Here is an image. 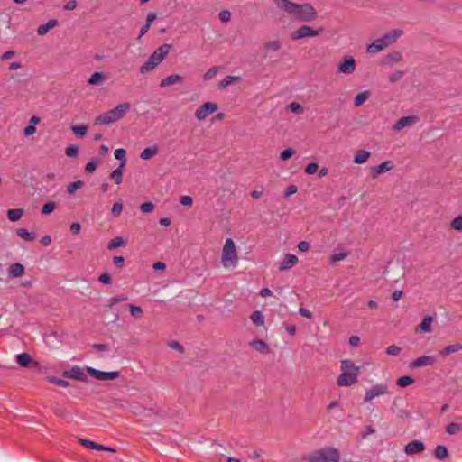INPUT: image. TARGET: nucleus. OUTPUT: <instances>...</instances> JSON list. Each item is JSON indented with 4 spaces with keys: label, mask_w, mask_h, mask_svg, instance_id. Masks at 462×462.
<instances>
[{
    "label": "nucleus",
    "mask_w": 462,
    "mask_h": 462,
    "mask_svg": "<svg viewBox=\"0 0 462 462\" xmlns=\"http://www.w3.org/2000/svg\"><path fill=\"white\" fill-rule=\"evenodd\" d=\"M294 150L292 148H287L283 152H282L280 155V159L282 161H286L291 158L294 154Z\"/></svg>",
    "instance_id": "4d7b16f0"
},
{
    "label": "nucleus",
    "mask_w": 462,
    "mask_h": 462,
    "mask_svg": "<svg viewBox=\"0 0 462 462\" xmlns=\"http://www.w3.org/2000/svg\"><path fill=\"white\" fill-rule=\"evenodd\" d=\"M71 130L78 137L82 138L87 134L88 126L84 125H73L71 127Z\"/></svg>",
    "instance_id": "e433bc0d"
},
{
    "label": "nucleus",
    "mask_w": 462,
    "mask_h": 462,
    "mask_svg": "<svg viewBox=\"0 0 462 462\" xmlns=\"http://www.w3.org/2000/svg\"><path fill=\"white\" fill-rule=\"evenodd\" d=\"M16 234L20 238H22L24 241H28V242L33 241L37 237V236L34 232H30L25 228H18L16 230Z\"/></svg>",
    "instance_id": "a878e982"
},
{
    "label": "nucleus",
    "mask_w": 462,
    "mask_h": 462,
    "mask_svg": "<svg viewBox=\"0 0 462 462\" xmlns=\"http://www.w3.org/2000/svg\"><path fill=\"white\" fill-rule=\"evenodd\" d=\"M450 228L456 231H462V215L457 216L450 222Z\"/></svg>",
    "instance_id": "79ce46f5"
},
{
    "label": "nucleus",
    "mask_w": 462,
    "mask_h": 462,
    "mask_svg": "<svg viewBox=\"0 0 462 462\" xmlns=\"http://www.w3.org/2000/svg\"><path fill=\"white\" fill-rule=\"evenodd\" d=\"M83 186L84 182L81 180L73 181L67 186V192L69 194H73L77 189H81Z\"/></svg>",
    "instance_id": "a19ab883"
},
{
    "label": "nucleus",
    "mask_w": 462,
    "mask_h": 462,
    "mask_svg": "<svg viewBox=\"0 0 462 462\" xmlns=\"http://www.w3.org/2000/svg\"><path fill=\"white\" fill-rule=\"evenodd\" d=\"M50 382L60 386V387H68L69 385V382L58 377H51Z\"/></svg>",
    "instance_id": "864d4df0"
},
{
    "label": "nucleus",
    "mask_w": 462,
    "mask_h": 462,
    "mask_svg": "<svg viewBox=\"0 0 462 462\" xmlns=\"http://www.w3.org/2000/svg\"><path fill=\"white\" fill-rule=\"evenodd\" d=\"M264 48L268 50L278 51L281 48L279 41H270L264 43Z\"/></svg>",
    "instance_id": "8fccbe9b"
},
{
    "label": "nucleus",
    "mask_w": 462,
    "mask_h": 462,
    "mask_svg": "<svg viewBox=\"0 0 462 462\" xmlns=\"http://www.w3.org/2000/svg\"><path fill=\"white\" fill-rule=\"evenodd\" d=\"M249 345L261 354H268L270 352L269 346L262 339H254Z\"/></svg>",
    "instance_id": "4be33fe9"
},
{
    "label": "nucleus",
    "mask_w": 462,
    "mask_h": 462,
    "mask_svg": "<svg viewBox=\"0 0 462 462\" xmlns=\"http://www.w3.org/2000/svg\"><path fill=\"white\" fill-rule=\"evenodd\" d=\"M123 168H124V162L120 164V166L112 171L110 174V177L115 180L116 184H120L122 182L123 179Z\"/></svg>",
    "instance_id": "f704fd0d"
},
{
    "label": "nucleus",
    "mask_w": 462,
    "mask_h": 462,
    "mask_svg": "<svg viewBox=\"0 0 462 462\" xmlns=\"http://www.w3.org/2000/svg\"><path fill=\"white\" fill-rule=\"evenodd\" d=\"M105 79V75L101 72H94L90 78L88 79V82L90 85H97L100 83Z\"/></svg>",
    "instance_id": "4c0bfd02"
},
{
    "label": "nucleus",
    "mask_w": 462,
    "mask_h": 462,
    "mask_svg": "<svg viewBox=\"0 0 462 462\" xmlns=\"http://www.w3.org/2000/svg\"><path fill=\"white\" fill-rule=\"evenodd\" d=\"M125 154H126V152L123 148H118L115 151L116 159L123 161L124 163L125 162Z\"/></svg>",
    "instance_id": "bf43d9fd"
},
{
    "label": "nucleus",
    "mask_w": 462,
    "mask_h": 462,
    "mask_svg": "<svg viewBox=\"0 0 462 462\" xmlns=\"http://www.w3.org/2000/svg\"><path fill=\"white\" fill-rule=\"evenodd\" d=\"M356 61L352 56H346L342 61L339 62L337 71L342 74H351L356 69Z\"/></svg>",
    "instance_id": "9b49d317"
},
{
    "label": "nucleus",
    "mask_w": 462,
    "mask_h": 462,
    "mask_svg": "<svg viewBox=\"0 0 462 462\" xmlns=\"http://www.w3.org/2000/svg\"><path fill=\"white\" fill-rule=\"evenodd\" d=\"M123 209V204L121 202H116L111 209V214L115 217L119 216Z\"/></svg>",
    "instance_id": "5fc2aeb1"
},
{
    "label": "nucleus",
    "mask_w": 462,
    "mask_h": 462,
    "mask_svg": "<svg viewBox=\"0 0 462 462\" xmlns=\"http://www.w3.org/2000/svg\"><path fill=\"white\" fill-rule=\"evenodd\" d=\"M436 363V358L433 356H420L410 363L411 368H418L423 366L433 365Z\"/></svg>",
    "instance_id": "4468645a"
},
{
    "label": "nucleus",
    "mask_w": 462,
    "mask_h": 462,
    "mask_svg": "<svg viewBox=\"0 0 462 462\" xmlns=\"http://www.w3.org/2000/svg\"><path fill=\"white\" fill-rule=\"evenodd\" d=\"M340 368L341 372L343 373H354L357 376L360 374V367L356 366L355 363L350 359L341 360Z\"/></svg>",
    "instance_id": "a211bd4d"
},
{
    "label": "nucleus",
    "mask_w": 462,
    "mask_h": 462,
    "mask_svg": "<svg viewBox=\"0 0 462 462\" xmlns=\"http://www.w3.org/2000/svg\"><path fill=\"white\" fill-rule=\"evenodd\" d=\"M65 154L68 157H76L79 154V147L77 144H71L68 146L65 150Z\"/></svg>",
    "instance_id": "a18cd8bd"
},
{
    "label": "nucleus",
    "mask_w": 462,
    "mask_h": 462,
    "mask_svg": "<svg viewBox=\"0 0 462 462\" xmlns=\"http://www.w3.org/2000/svg\"><path fill=\"white\" fill-rule=\"evenodd\" d=\"M250 319L252 320V322L256 325V326H263L264 325V318H263V315L262 314L261 311L259 310H255L254 311L251 316H250Z\"/></svg>",
    "instance_id": "473e14b6"
},
{
    "label": "nucleus",
    "mask_w": 462,
    "mask_h": 462,
    "mask_svg": "<svg viewBox=\"0 0 462 462\" xmlns=\"http://www.w3.org/2000/svg\"><path fill=\"white\" fill-rule=\"evenodd\" d=\"M388 393H389V389H388L387 384H385V383L374 384L365 391V393L364 396V402H371L374 398L386 395Z\"/></svg>",
    "instance_id": "0eeeda50"
},
{
    "label": "nucleus",
    "mask_w": 462,
    "mask_h": 462,
    "mask_svg": "<svg viewBox=\"0 0 462 462\" xmlns=\"http://www.w3.org/2000/svg\"><path fill=\"white\" fill-rule=\"evenodd\" d=\"M413 383H414V379L409 375L401 376L396 381V384L401 388L407 387V386L412 384Z\"/></svg>",
    "instance_id": "72a5a7b5"
},
{
    "label": "nucleus",
    "mask_w": 462,
    "mask_h": 462,
    "mask_svg": "<svg viewBox=\"0 0 462 462\" xmlns=\"http://www.w3.org/2000/svg\"><path fill=\"white\" fill-rule=\"evenodd\" d=\"M158 152L157 146H151L145 148L140 154V158L143 160H149Z\"/></svg>",
    "instance_id": "2f4dec72"
},
{
    "label": "nucleus",
    "mask_w": 462,
    "mask_h": 462,
    "mask_svg": "<svg viewBox=\"0 0 462 462\" xmlns=\"http://www.w3.org/2000/svg\"><path fill=\"white\" fill-rule=\"evenodd\" d=\"M403 32L400 29H395L386 34H384L383 37L375 40L371 44L367 46V51L370 53H375L383 51V49L387 48L395 41L402 36Z\"/></svg>",
    "instance_id": "423d86ee"
},
{
    "label": "nucleus",
    "mask_w": 462,
    "mask_h": 462,
    "mask_svg": "<svg viewBox=\"0 0 462 462\" xmlns=\"http://www.w3.org/2000/svg\"><path fill=\"white\" fill-rule=\"evenodd\" d=\"M56 208V203L55 202H48V203H45L42 208V213L43 215H49L51 214Z\"/></svg>",
    "instance_id": "49530a36"
},
{
    "label": "nucleus",
    "mask_w": 462,
    "mask_h": 462,
    "mask_svg": "<svg viewBox=\"0 0 462 462\" xmlns=\"http://www.w3.org/2000/svg\"><path fill=\"white\" fill-rule=\"evenodd\" d=\"M370 152L366 150H358L354 156V162L356 164L365 163L370 157Z\"/></svg>",
    "instance_id": "bb28decb"
},
{
    "label": "nucleus",
    "mask_w": 462,
    "mask_h": 462,
    "mask_svg": "<svg viewBox=\"0 0 462 462\" xmlns=\"http://www.w3.org/2000/svg\"><path fill=\"white\" fill-rule=\"evenodd\" d=\"M348 255V253L347 252H345V251H341V252H338V253H336V254H333L331 256H330V263H335L337 262H339V261H342V260H345Z\"/></svg>",
    "instance_id": "c03bdc74"
},
{
    "label": "nucleus",
    "mask_w": 462,
    "mask_h": 462,
    "mask_svg": "<svg viewBox=\"0 0 462 462\" xmlns=\"http://www.w3.org/2000/svg\"><path fill=\"white\" fill-rule=\"evenodd\" d=\"M402 76H403L402 71H395L389 77V79L391 82L394 83V82L398 81L399 79H401L402 78Z\"/></svg>",
    "instance_id": "69168bd1"
},
{
    "label": "nucleus",
    "mask_w": 462,
    "mask_h": 462,
    "mask_svg": "<svg viewBox=\"0 0 462 462\" xmlns=\"http://www.w3.org/2000/svg\"><path fill=\"white\" fill-rule=\"evenodd\" d=\"M123 245H125L124 238L121 236H116V237L113 238L112 240H110L107 247H108V249H114V248H117V247H120Z\"/></svg>",
    "instance_id": "ea45409f"
},
{
    "label": "nucleus",
    "mask_w": 462,
    "mask_h": 462,
    "mask_svg": "<svg viewBox=\"0 0 462 462\" xmlns=\"http://www.w3.org/2000/svg\"><path fill=\"white\" fill-rule=\"evenodd\" d=\"M323 31L324 29L322 27L315 30L309 25H302L291 32V39L296 41L303 38L315 37L321 33Z\"/></svg>",
    "instance_id": "6e6552de"
},
{
    "label": "nucleus",
    "mask_w": 462,
    "mask_h": 462,
    "mask_svg": "<svg viewBox=\"0 0 462 462\" xmlns=\"http://www.w3.org/2000/svg\"><path fill=\"white\" fill-rule=\"evenodd\" d=\"M298 263V257L295 254H287L284 255L280 266V271H286L292 268Z\"/></svg>",
    "instance_id": "f3484780"
},
{
    "label": "nucleus",
    "mask_w": 462,
    "mask_h": 462,
    "mask_svg": "<svg viewBox=\"0 0 462 462\" xmlns=\"http://www.w3.org/2000/svg\"><path fill=\"white\" fill-rule=\"evenodd\" d=\"M170 44H162L157 48L149 57L146 62L140 67V72L146 74L153 70L168 55L171 50Z\"/></svg>",
    "instance_id": "20e7f679"
},
{
    "label": "nucleus",
    "mask_w": 462,
    "mask_h": 462,
    "mask_svg": "<svg viewBox=\"0 0 462 462\" xmlns=\"http://www.w3.org/2000/svg\"><path fill=\"white\" fill-rule=\"evenodd\" d=\"M417 121L418 117L416 116H403L396 121L393 126V129L395 131H400L407 126H410L411 125L417 123Z\"/></svg>",
    "instance_id": "2eb2a0df"
},
{
    "label": "nucleus",
    "mask_w": 462,
    "mask_h": 462,
    "mask_svg": "<svg viewBox=\"0 0 462 462\" xmlns=\"http://www.w3.org/2000/svg\"><path fill=\"white\" fill-rule=\"evenodd\" d=\"M401 351L402 348L400 346L392 345L386 348L385 353L389 356H398L400 355Z\"/></svg>",
    "instance_id": "09e8293b"
},
{
    "label": "nucleus",
    "mask_w": 462,
    "mask_h": 462,
    "mask_svg": "<svg viewBox=\"0 0 462 462\" xmlns=\"http://www.w3.org/2000/svg\"><path fill=\"white\" fill-rule=\"evenodd\" d=\"M219 19L223 23H227L231 19V13L227 10L221 11L219 13Z\"/></svg>",
    "instance_id": "680f3d73"
},
{
    "label": "nucleus",
    "mask_w": 462,
    "mask_h": 462,
    "mask_svg": "<svg viewBox=\"0 0 462 462\" xmlns=\"http://www.w3.org/2000/svg\"><path fill=\"white\" fill-rule=\"evenodd\" d=\"M358 381V376L356 374L350 373H343L339 374L337 378V384L339 386H352L356 384Z\"/></svg>",
    "instance_id": "ddd939ff"
},
{
    "label": "nucleus",
    "mask_w": 462,
    "mask_h": 462,
    "mask_svg": "<svg viewBox=\"0 0 462 462\" xmlns=\"http://www.w3.org/2000/svg\"><path fill=\"white\" fill-rule=\"evenodd\" d=\"M446 431L449 435H455V434L459 433V432L462 431V425L459 424V423H457V422L448 423L446 426Z\"/></svg>",
    "instance_id": "c9c22d12"
},
{
    "label": "nucleus",
    "mask_w": 462,
    "mask_h": 462,
    "mask_svg": "<svg viewBox=\"0 0 462 462\" xmlns=\"http://www.w3.org/2000/svg\"><path fill=\"white\" fill-rule=\"evenodd\" d=\"M128 309L133 317H138L143 313V310L139 306L129 304Z\"/></svg>",
    "instance_id": "603ef678"
},
{
    "label": "nucleus",
    "mask_w": 462,
    "mask_h": 462,
    "mask_svg": "<svg viewBox=\"0 0 462 462\" xmlns=\"http://www.w3.org/2000/svg\"><path fill=\"white\" fill-rule=\"evenodd\" d=\"M276 6L300 22H311L317 17V11L308 3L296 4L290 0H273Z\"/></svg>",
    "instance_id": "f257e3e1"
},
{
    "label": "nucleus",
    "mask_w": 462,
    "mask_h": 462,
    "mask_svg": "<svg viewBox=\"0 0 462 462\" xmlns=\"http://www.w3.org/2000/svg\"><path fill=\"white\" fill-rule=\"evenodd\" d=\"M8 274L12 278L22 277L24 274L23 265L19 263L11 264L8 268Z\"/></svg>",
    "instance_id": "412c9836"
},
{
    "label": "nucleus",
    "mask_w": 462,
    "mask_h": 462,
    "mask_svg": "<svg viewBox=\"0 0 462 462\" xmlns=\"http://www.w3.org/2000/svg\"><path fill=\"white\" fill-rule=\"evenodd\" d=\"M23 215V208H12L7 210V217L10 221L15 222L21 219Z\"/></svg>",
    "instance_id": "c85d7f7f"
},
{
    "label": "nucleus",
    "mask_w": 462,
    "mask_h": 462,
    "mask_svg": "<svg viewBox=\"0 0 462 462\" xmlns=\"http://www.w3.org/2000/svg\"><path fill=\"white\" fill-rule=\"evenodd\" d=\"M87 371L90 375L99 381L114 380L119 377L120 374L117 371L103 372L92 367H87Z\"/></svg>",
    "instance_id": "9d476101"
},
{
    "label": "nucleus",
    "mask_w": 462,
    "mask_h": 462,
    "mask_svg": "<svg viewBox=\"0 0 462 462\" xmlns=\"http://www.w3.org/2000/svg\"><path fill=\"white\" fill-rule=\"evenodd\" d=\"M219 70L218 67L210 68L203 76L204 80H209L215 78Z\"/></svg>",
    "instance_id": "de8ad7c7"
},
{
    "label": "nucleus",
    "mask_w": 462,
    "mask_h": 462,
    "mask_svg": "<svg viewBox=\"0 0 462 462\" xmlns=\"http://www.w3.org/2000/svg\"><path fill=\"white\" fill-rule=\"evenodd\" d=\"M97 166V162L96 160H91L87 163V165L85 167V171L88 173H91L96 171Z\"/></svg>",
    "instance_id": "13d9d810"
},
{
    "label": "nucleus",
    "mask_w": 462,
    "mask_h": 462,
    "mask_svg": "<svg viewBox=\"0 0 462 462\" xmlns=\"http://www.w3.org/2000/svg\"><path fill=\"white\" fill-rule=\"evenodd\" d=\"M432 318L430 316H425L418 327L420 332H430L431 330Z\"/></svg>",
    "instance_id": "c756f323"
},
{
    "label": "nucleus",
    "mask_w": 462,
    "mask_h": 462,
    "mask_svg": "<svg viewBox=\"0 0 462 462\" xmlns=\"http://www.w3.org/2000/svg\"><path fill=\"white\" fill-rule=\"evenodd\" d=\"M15 359L17 363L23 367L28 366L32 362L31 356L27 353L16 355Z\"/></svg>",
    "instance_id": "cd10ccee"
},
{
    "label": "nucleus",
    "mask_w": 462,
    "mask_h": 462,
    "mask_svg": "<svg viewBox=\"0 0 462 462\" xmlns=\"http://www.w3.org/2000/svg\"><path fill=\"white\" fill-rule=\"evenodd\" d=\"M459 350H462V344L461 343H455L452 345L446 346L439 351V355L446 356L452 353L457 352Z\"/></svg>",
    "instance_id": "393cba45"
},
{
    "label": "nucleus",
    "mask_w": 462,
    "mask_h": 462,
    "mask_svg": "<svg viewBox=\"0 0 462 462\" xmlns=\"http://www.w3.org/2000/svg\"><path fill=\"white\" fill-rule=\"evenodd\" d=\"M393 168V163L391 161H385L381 164L372 168V176L375 178L384 172L391 171Z\"/></svg>",
    "instance_id": "6ab92c4d"
},
{
    "label": "nucleus",
    "mask_w": 462,
    "mask_h": 462,
    "mask_svg": "<svg viewBox=\"0 0 462 462\" xmlns=\"http://www.w3.org/2000/svg\"><path fill=\"white\" fill-rule=\"evenodd\" d=\"M434 456L437 459L443 460L448 457V452L446 446L438 445L435 448Z\"/></svg>",
    "instance_id": "7c9ffc66"
},
{
    "label": "nucleus",
    "mask_w": 462,
    "mask_h": 462,
    "mask_svg": "<svg viewBox=\"0 0 462 462\" xmlns=\"http://www.w3.org/2000/svg\"><path fill=\"white\" fill-rule=\"evenodd\" d=\"M296 192H297V187L295 185H291V186L287 187L284 196H285V198H288V197L295 194Z\"/></svg>",
    "instance_id": "774afa93"
},
{
    "label": "nucleus",
    "mask_w": 462,
    "mask_h": 462,
    "mask_svg": "<svg viewBox=\"0 0 462 462\" xmlns=\"http://www.w3.org/2000/svg\"><path fill=\"white\" fill-rule=\"evenodd\" d=\"M239 80V77H236V76H226L219 83V87L221 88H226V87H228L231 83L235 82V81H238Z\"/></svg>",
    "instance_id": "37998d69"
},
{
    "label": "nucleus",
    "mask_w": 462,
    "mask_h": 462,
    "mask_svg": "<svg viewBox=\"0 0 462 462\" xmlns=\"http://www.w3.org/2000/svg\"><path fill=\"white\" fill-rule=\"evenodd\" d=\"M319 165L316 162H311L305 168V172L309 175H312L317 172Z\"/></svg>",
    "instance_id": "6e6d98bb"
},
{
    "label": "nucleus",
    "mask_w": 462,
    "mask_h": 462,
    "mask_svg": "<svg viewBox=\"0 0 462 462\" xmlns=\"http://www.w3.org/2000/svg\"><path fill=\"white\" fill-rule=\"evenodd\" d=\"M218 109L216 103L207 102L199 106L195 112V117L199 121L205 120L209 115L215 113Z\"/></svg>",
    "instance_id": "1a4fd4ad"
},
{
    "label": "nucleus",
    "mask_w": 462,
    "mask_h": 462,
    "mask_svg": "<svg viewBox=\"0 0 462 462\" xmlns=\"http://www.w3.org/2000/svg\"><path fill=\"white\" fill-rule=\"evenodd\" d=\"M289 109L294 113H297V114H300L302 112V106L299 104V103H296V102H292L289 105Z\"/></svg>",
    "instance_id": "e2e57ef3"
},
{
    "label": "nucleus",
    "mask_w": 462,
    "mask_h": 462,
    "mask_svg": "<svg viewBox=\"0 0 462 462\" xmlns=\"http://www.w3.org/2000/svg\"><path fill=\"white\" fill-rule=\"evenodd\" d=\"M238 262L236 245L232 238H226L221 252V263L226 269H234L238 265Z\"/></svg>",
    "instance_id": "7ed1b4c3"
},
{
    "label": "nucleus",
    "mask_w": 462,
    "mask_h": 462,
    "mask_svg": "<svg viewBox=\"0 0 462 462\" xmlns=\"http://www.w3.org/2000/svg\"><path fill=\"white\" fill-rule=\"evenodd\" d=\"M130 104L127 102L120 103L115 108L106 111L94 120L95 125H109L122 119L130 110Z\"/></svg>",
    "instance_id": "f03ea898"
},
{
    "label": "nucleus",
    "mask_w": 462,
    "mask_h": 462,
    "mask_svg": "<svg viewBox=\"0 0 462 462\" xmlns=\"http://www.w3.org/2000/svg\"><path fill=\"white\" fill-rule=\"evenodd\" d=\"M98 280L103 284H110L111 283V277L107 273H102L99 276Z\"/></svg>",
    "instance_id": "0e129e2a"
},
{
    "label": "nucleus",
    "mask_w": 462,
    "mask_h": 462,
    "mask_svg": "<svg viewBox=\"0 0 462 462\" xmlns=\"http://www.w3.org/2000/svg\"><path fill=\"white\" fill-rule=\"evenodd\" d=\"M425 450V445L421 440H412L405 445L404 452L409 455H417Z\"/></svg>",
    "instance_id": "f8f14e48"
},
{
    "label": "nucleus",
    "mask_w": 462,
    "mask_h": 462,
    "mask_svg": "<svg viewBox=\"0 0 462 462\" xmlns=\"http://www.w3.org/2000/svg\"><path fill=\"white\" fill-rule=\"evenodd\" d=\"M298 249L300 252H308L310 250V244L307 241H300L298 244Z\"/></svg>",
    "instance_id": "338daca9"
},
{
    "label": "nucleus",
    "mask_w": 462,
    "mask_h": 462,
    "mask_svg": "<svg viewBox=\"0 0 462 462\" xmlns=\"http://www.w3.org/2000/svg\"><path fill=\"white\" fill-rule=\"evenodd\" d=\"M140 209L143 213H150L154 209V205L152 202H144L141 205Z\"/></svg>",
    "instance_id": "3c124183"
},
{
    "label": "nucleus",
    "mask_w": 462,
    "mask_h": 462,
    "mask_svg": "<svg viewBox=\"0 0 462 462\" xmlns=\"http://www.w3.org/2000/svg\"><path fill=\"white\" fill-rule=\"evenodd\" d=\"M368 98V92L363 91L359 94H357L354 99V105L355 106H360L362 104H364L365 101Z\"/></svg>",
    "instance_id": "58836bf2"
},
{
    "label": "nucleus",
    "mask_w": 462,
    "mask_h": 462,
    "mask_svg": "<svg viewBox=\"0 0 462 462\" xmlns=\"http://www.w3.org/2000/svg\"><path fill=\"white\" fill-rule=\"evenodd\" d=\"M79 442L89 449H97V450H106L110 452H116V450L110 447H105L103 445H100L98 443H96L92 440L85 439H79Z\"/></svg>",
    "instance_id": "aec40b11"
},
{
    "label": "nucleus",
    "mask_w": 462,
    "mask_h": 462,
    "mask_svg": "<svg viewBox=\"0 0 462 462\" xmlns=\"http://www.w3.org/2000/svg\"><path fill=\"white\" fill-rule=\"evenodd\" d=\"M183 78L179 74L170 75L161 80L160 86L165 88L181 82Z\"/></svg>",
    "instance_id": "5701e85b"
},
{
    "label": "nucleus",
    "mask_w": 462,
    "mask_h": 462,
    "mask_svg": "<svg viewBox=\"0 0 462 462\" xmlns=\"http://www.w3.org/2000/svg\"><path fill=\"white\" fill-rule=\"evenodd\" d=\"M64 375L80 382L87 381V375L79 366H73L64 373Z\"/></svg>",
    "instance_id": "dca6fc26"
},
{
    "label": "nucleus",
    "mask_w": 462,
    "mask_h": 462,
    "mask_svg": "<svg viewBox=\"0 0 462 462\" xmlns=\"http://www.w3.org/2000/svg\"><path fill=\"white\" fill-rule=\"evenodd\" d=\"M180 201L185 207H190L193 204V199L189 195L181 196Z\"/></svg>",
    "instance_id": "052dcab7"
},
{
    "label": "nucleus",
    "mask_w": 462,
    "mask_h": 462,
    "mask_svg": "<svg viewBox=\"0 0 462 462\" xmlns=\"http://www.w3.org/2000/svg\"><path fill=\"white\" fill-rule=\"evenodd\" d=\"M340 452L334 447H323L314 450L308 457L309 462H339Z\"/></svg>",
    "instance_id": "39448f33"
},
{
    "label": "nucleus",
    "mask_w": 462,
    "mask_h": 462,
    "mask_svg": "<svg viewBox=\"0 0 462 462\" xmlns=\"http://www.w3.org/2000/svg\"><path fill=\"white\" fill-rule=\"evenodd\" d=\"M58 24L57 20H49L46 23L42 24L37 29L38 35H45L51 29L54 28Z\"/></svg>",
    "instance_id": "b1692460"
}]
</instances>
